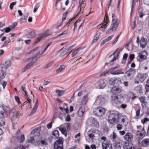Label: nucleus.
Here are the masks:
<instances>
[{
	"instance_id": "64",
	"label": "nucleus",
	"mask_w": 149,
	"mask_h": 149,
	"mask_svg": "<svg viewBox=\"0 0 149 149\" xmlns=\"http://www.w3.org/2000/svg\"><path fill=\"white\" fill-rule=\"evenodd\" d=\"M37 108H36V107H34V108L32 110L31 113V115L32 114H33L36 111Z\"/></svg>"
},
{
	"instance_id": "4",
	"label": "nucleus",
	"mask_w": 149,
	"mask_h": 149,
	"mask_svg": "<svg viewBox=\"0 0 149 149\" xmlns=\"http://www.w3.org/2000/svg\"><path fill=\"white\" fill-rule=\"evenodd\" d=\"M120 23L119 19H117L116 21L111 22L110 28L108 29L107 32L109 33L115 31L117 29Z\"/></svg>"
},
{
	"instance_id": "12",
	"label": "nucleus",
	"mask_w": 149,
	"mask_h": 149,
	"mask_svg": "<svg viewBox=\"0 0 149 149\" xmlns=\"http://www.w3.org/2000/svg\"><path fill=\"white\" fill-rule=\"evenodd\" d=\"M15 109L14 108L10 110V115L11 117V119L16 118L19 115L20 112L19 111H16L15 113Z\"/></svg>"
},
{
	"instance_id": "53",
	"label": "nucleus",
	"mask_w": 149,
	"mask_h": 149,
	"mask_svg": "<svg viewBox=\"0 0 149 149\" xmlns=\"http://www.w3.org/2000/svg\"><path fill=\"white\" fill-rule=\"evenodd\" d=\"M117 56H114L113 57V59H112L110 62H108L106 63V65H108L110 64L111 62H113L114 61H115L117 58Z\"/></svg>"
},
{
	"instance_id": "59",
	"label": "nucleus",
	"mask_w": 149,
	"mask_h": 149,
	"mask_svg": "<svg viewBox=\"0 0 149 149\" xmlns=\"http://www.w3.org/2000/svg\"><path fill=\"white\" fill-rule=\"evenodd\" d=\"M26 148L22 145H20L17 146L16 149H25Z\"/></svg>"
},
{
	"instance_id": "17",
	"label": "nucleus",
	"mask_w": 149,
	"mask_h": 149,
	"mask_svg": "<svg viewBox=\"0 0 149 149\" xmlns=\"http://www.w3.org/2000/svg\"><path fill=\"white\" fill-rule=\"evenodd\" d=\"M122 91L121 88L117 86H114L112 88L111 92L115 95L118 94Z\"/></svg>"
},
{
	"instance_id": "22",
	"label": "nucleus",
	"mask_w": 149,
	"mask_h": 149,
	"mask_svg": "<svg viewBox=\"0 0 149 149\" xmlns=\"http://www.w3.org/2000/svg\"><path fill=\"white\" fill-rule=\"evenodd\" d=\"M85 109L84 107H81L79 109L77 112L78 116L80 117H81L83 115L85 111Z\"/></svg>"
},
{
	"instance_id": "44",
	"label": "nucleus",
	"mask_w": 149,
	"mask_h": 149,
	"mask_svg": "<svg viewBox=\"0 0 149 149\" xmlns=\"http://www.w3.org/2000/svg\"><path fill=\"white\" fill-rule=\"evenodd\" d=\"M109 73V70L105 71H104L103 72L101 73L100 74V76H105L106 74H107Z\"/></svg>"
},
{
	"instance_id": "21",
	"label": "nucleus",
	"mask_w": 149,
	"mask_h": 149,
	"mask_svg": "<svg viewBox=\"0 0 149 149\" xmlns=\"http://www.w3.org/2000/svg\"><path fill=\"white\" fill-rule=\"evenodd\" d=\"M1 109L0 111V117L1 118H4L7 117V114L6 113V111L5 110L3 107H1Z\"/></svg>"
},
{
	"instance_id": "39",
	"label": "nucleus",
	"mask_w": 149,
	"mask_h": 149,
	"mask_svg": "<svg viewBox=\"0 0 149 149\" xmlns=\"http://www.w3.org/2000/svg\"><path fill=\"white\" fill-rule=\"evenodd\" d=\"M128 55L126 53H125L123 56V59L122 60V63H124L125 61V60L127 59Z\"/></svg>"
},
{
	"instance_id": "13",
	"label": "nucleus",
	"mask_w": 149,
	"mask_h": 149,
	"mask_svg": "<svg viewBox=\"0 0 149 149\" xmlns=\"http://www.w3.org/2000/svg\"><path fill=\"white\" fill-rule=\"evenodd\" d=\"M110 83L113 85H119L121 83V79L120 78L114 77L110 80Z\"/></svg>"
},
{
	"instance_id": "37",
	"label": "nucleus",
	"mask_w": 149,
	"mask_h": 149,
	"mask_svg": "<svg viewBox=\"0 0 149 149\" xmlns=\"http://www.w3.org/2000/svg\"><path fill=\"white\" fill-rule=\"evenodd\" d=\"M51 44V43H49L48 44L46 47L44 49V50L43 51H42L41 52H39L38 53H37L36 54V56H37L39 55H41V54H42L46 50V49H47V48Z\"/></svg>"
},
{
	"instance_id": "58",
	"label": "nucleus",
	"mask_w": 149,
	"mask_h": 149,
	"mask_svg": "<svg viewBox=\"0 0 149 149\" xmlns=\"http://www.w3.org/2000/svg\"><path fill=\"white\" fill-rule=\"evenodd\" d=\"M149 120V119L148 118H145L143 119H142L141 120V122L143 124H144L146 122Z\"/></svg>"
},
{
	"instance_id": "10",
	"label": "nucleus",
	"mask_w": 149,
	"mask_h": 149,
	"mask_svg": "<svg viewBox=\"0 0 149 149\" xmlns=\"http://www.w3.org/2000/svg\"><path fill=\"white\" fill-rule=\"evenodd\" d=\"M11 65L10 61L8 60L1 63L0 65V68L2 69L3 70H6Z\"/></svg>"
},
{
	"instance_id": "16",
	"label": "nucleus",
	"mask_w": 149,
	"mask_h": 149,
	"mask_svg": "<svg viewBox=\"0 0 149 149\" xmlns=\"http://www.w3.org/2000/svg\"><path fill=\"white\" fill-rule=\"evenodd\" d=\"M133 136L132 134L130 132L127 133L124 136L125 140L128 142H130L133 139Z\"/></svg>"
},
{
	"instance_id": "48",
	"label": "nucleus",
	"mask_w": 149,
	"mask_h": 149,
	"mask_svg": "<svg viewBox=\"0 0 149 149\" xmlns=\"http://www.w3.org/2000/svg\"><path fill=\"white\" fill-rule=\"evenodd\" d=\"M132 69H130L128 71H127L126 72V74L127 76L128 77H130L132 74Z\"/></svg>"
},
{
	"instance_id": "62",
	"label": "nucleus",
	"mask_w": 149,
	"mask_h": 149,
	"mask_svg": "<svg viewBox=\"0 0 149 149\" xmlns=\"http://www.w3.org/2000/svg\"><path fill=\"white\" fill-rule=\"evenodd\" d=\"M17 24L16 22H14L12 25L10 26L12 28V29H13L17 25Z\"/></svg>"
},
{
	"instance_id": "8",
	"label": "nucleus",
	"mask_w": 149,
	"mask_h": 149,
	"mask_svg": "<svg viewBox=\"0 0 149 149\" xmlns=\"http://www.w3.org/2000/svg\"><path fill=\"white\" fill-rule=\"evenodd\" d=\"M119 66H117L114 68H111L109 70V73L113 75H118L123 74V72L120 70H116L118 68Z\"/></svg>"
},
{
	"instance_id": "33",
	"label": "nucleus",
	"mask_w": 149,
	"mask_h": 149,
	"mask_svg": "<svg viewBox=\"0 0 149 149\" xmlns=\"http://www.w3.org/2000/svg\"><path fill=\"white\" fill-rule=\"evenodd\" d=\"M1 40L2 41H5V43L3 45V47L6 46L7 44L10 42V40L9 39V38H2L1 39Z\"/></svg>"
},
{
	"instance_id": "55",
	"label": "nucleus",
	"mask_w": 149,
	"mask_h": 149,
	"mask_svg": "<svg viewBox=\"0 0 149 149\" xmlns=\"http://www.w3.org/2000/svg\"><path fill=\"white\" fill-rule=\"evenodd\" d=\"M16 2H14L10 3V8L11 10L13 9L14 6L16 4Z\"/></svg>"
},
{
	"instance_id": "49",
	"label": "nucleus",
	"mask_w": 149,
	"mask_h": 149,
	"mask_svg": "<svg viewBox=\"0 0 149 149\" xmlns=\"http://www.w3.org/2000/svg\"><path fill=\"white\" fill-rule=\"evenodd\" d=\"M121 122L125 125H127L128 123L127 119L126 118H123L121 120Z\"/></svg>"
},
{
	"instance_id": "11",
	"label": "nucleus",
	"mask_w": 149,
	"mask_h": 149,
	"mask_svg": "<svg viewBox=\"0 0 149 149\" xmlns=\"http://www.w3.org/2000/svg\"><path fill=\"white\" fill-rule=\"evenodd\" d=\"M5 72L4 70H2L1 72L0 73V83L3 86V88L4 89L6 86L7 82L6 81H1V80L3 79L6 76Z\"/></svg>"
},
{
	"instance_id": "3",
	"label": "nucleus",
	"mask_w": 149,
	"mask_h": 149,
	"mask_svg": "<svg viewBox=\"0 0 149 149\" xmlns=\"http://www.w3.org/2000/svg\"><path fill=\"white\" fill-rule=\"evenodd\" d=\"M119 116L115 113L110 114L109 116L108 120L109 122L111 124L117 123L118 122Z\"/></svg>"
},
{
	"instance_id": "51",
	"label": "nucleus",
	"mask_w": 149,
	"mask_h": 149,
	"mask_svg": "<svg viewBox=\"0 0 149 149\" xmlns=\"http://www.w3.org/2000/svg\"><path fill=\"white\" fill-rule=\"evenodd\" d=\"M145 88L147 92L149 91V79L147 81L146 85L145 86Z\"/></svg>"
},
{
	"instance_id": "50",
	"label": "nucleus",
	"mask_w": 149,
	"mask_h": 149,
	"mask_svg": "<svg viewBox=\"0 0 149 149\" xmlns=\"http://www.w3.org/2000/svg\"><path fill=\"white\" fill-rule=\"evenodd\" d=\"M4 30H5L6 32L8 33L13 29H12V28L10 26L9 27L4 28Z\"/></svg>"
},
{
	"instance_id": "6",
	"label": "nucleus",
	"mask_w": 149,
	"mask_h": 149,
	"mask_svg": "<svg viewBox=\"0 0 149 149\" xmlns=\"http://www.w3.org/2000/svg\"><path fill=\"white\" fill-rule=\"evenodd\" d=\"M100 131L97 130L91 129L88 132L89 137L91 139H93L96 135H98Z\"/></svg>"
},
{
	"instance_id": "20",
	"label": "nucleus",
	"mask_w": 149,
	"mask_h": 149,
	"mask_svg": "<svg viewBox=\"0 0 149 149\" xmlns=\"http://www.w3.org/2000/svg\"><path fill=\"white\" fill-rule=\"evenodd\" d=\"M111 99L112 101H113L116 104H119L122 102L121 100L118 98L117 96H111Z\"/></svg>"
},
{
	"instance_id": "41",
	"label": "nucleus",
	"mask_w": 149,
	"mask_h": 149,
	"mask_svg": "<svg viewBox=\"0 0 149 149\" xmlns=\"http://www.w3.org/2000/svg\"><path fill=\"white\" fill-rule=\"evenodd\" d=\"M49 29H47L45 32L43 33L42 36L41 37H42L43 36H46L49 35Z\"/></svg>"
},
{
	"instance_id": "60",
	"label": "nucleus",
	"mask_w": 149,
	"mask_h": 149,
	"mask_svg": "<svg viewBox=\"0 0 149 149\" xmlns=\"http://www.w3.org/2000/svg\"><path fill=\"white\" fill-rule=\"evenodd\" d=\"M123 49H119V48L117 49L116 51H115V52H114V53L113 54H115V53L117 52L118 51V53H117V55H118L119 54V53L121 51V50Z\"/></svg>"
},
{
	"instance_id": "24",
	"label": "nucleus",
	"mask_w": 149,
	"mask_h": 149,
	"mask_svg": "<svg viewBox=\"0 0 149 149\" xmlns=\"http://www.w3.org/2000/svg\"><path fill=\"white\" fill-rule=\"evenodd\" d=\"M122 145L121 141L119 140L114 143V146L115 149H120Z\"/></svg>"
},
{
	"instance_id": "5",
	"label": "nucleus",
	"mask_w": 149,
	"mask_h": 149,
	"mask_svg": "<svg viewBox=\"0 0 149 149\" xmlns=\"http://www.w3.org/2000/svg\"><path fill=\"white\" fill-rule=\"evenodd\" d=\"M63 138L60 137L54 143V149H63Z\"/></svg>"
},
{
	"instance_id": "23",
	"label": "nucleus",
	"mask_w": 149,
	"mask_h": 149,
	"mask_svg": "<svg viewBox=\"0 0 149 149\" xmlns=\"http://www.w3.org/2000/svg\"><path fill=\"white\" fill-rule=\"evenodd\" d=\"M141 103V105L143 108L146 107L147 104V102L146 100L145 97L143 96H141L139 98Z\"/></svg>"
},
{
	"instance_id": "54",
	"label": "nucleus",
	"mask_w": 149,
	"mask_h": 149,
	"mask_svg": "<svg viewBox=\"0 0 149 149\" xmlns=\"http://www.w3.org/2000/svg\"><path fill=\"white\" fill-rule=\"evenodd\" d=\"M53 64V61L47 64L45 66V68H47L51 67Z\"/></svg>"
},
{
	"instance_id": "43",
	"label": "nucleus",
	"mask_w": 149,
	"mask_h": 149,
	"mask_svg": "<svg viewBox=\"0 0 149 149\" xmlns=\"http://www.w3.org/2000/svg\"><path fill=\"white\" fill-rule=\"evenodd\" d=\"M21 89L25 93V96L27 97H28L27 92L26 90L25 86H24L23 85H22L21 86Z\"/></svg>"
},
{
	"instance_id": "38",
	"label": "nucleus",
	"mask_w": 149,
	"mask_h": 149,
	"mask_svg": "<svg viewBox=\"0 0 149 149\" xmlns=\"http://www.w3.org/2000/svg\"><path fill=\"white\" fill-rule=\"evenodd\" d=\"M59 130L63 134L65 135L66 134V130L65 128L60 127L59 128Z\"/></svg>"
},
{
	"instance_id": "46",
	"label": "nucleus",
	"mask_w": 149,
	"mask_h": 149,
	"mask_svg": "<svg viewBox=\"0 0 149 149\" xmlns=\"http://www.w3.org/2000/svg\"><path fill=\"white\" fill-rule=\"evenodd\" d=\"M69 11L68 10L65 13L63 14L62 17V21L65 20L66 19L67 15L69 13Z\"/></svg>"
},
{
	"instance_id": "30",
	"label": "nucleus",
	"mask_w": 149,
	"mask_h": 149,
	"mask_svg": "<svg viewBox=\"0 0 149 149\" xmlns=\"http://www.w3.org/2000/svg\"><path fill=\"white\" fill-rule=\"evenodd\" d=\"M98 84L100 88H103L106 86L105 82L103 80H101L98 82Z\"/></svg>"
},
{
	"instance_id": "32",
	"label": "nucleus",
	"mask_w": 149,
	"mask_h": 149,
	"mask_svg": "<svg viewBox=\"0 0 149 149\" xmlns=\"http://www.w3.org/2000/svg\"><path fill=\"white\" fill-rule=\"evenodd\" d=\"M65 91V90L57 89L56 91V93L58 97H60L63 95Z\"/></svg>"
},
{
	"instance_id": "18",
	"label": "nucleus",
	"mask_w": 149,
	"mask_h": 149,
	"mask_svg": "<svg viewBox=\"0 0 149 149\" xmlns=\"http://www.w3.org/2000/svg\"><path fill=\"white\" fill-rule=\"evenodd\" d=\"M136 78L141 82H143L146 78V74L141 73H139L137 75Z\"/></svg>"
},
{
	"instance_id": "1",
	"label": "nucleus",
	"mask_w": 149,
	"mask_h": 149,
	"mask_svg": "<svg viewBox=\"0 0 149 149\" xmlns=\"http://www.w3.org/2000/svg\"><path fill=\"white\" fill-rule=\"evenodd\" d=\"M79 8H80V10L76 16L70 19L68 22L66 24V25L68 26L69 25L72 23V21L76 17L78 16L80 13H82L83 11H81V8H84L85 6V0H79Z\"/></svg>"
},
{
	"instance_id": "47",
	"label": "nucleus",
	"mask_w": 149,
	"mask_h": 149,
	"mask_svg": "<svg viewBox=\"0 0 149 149\" xmlns=\"http://www.w3.org/2000/svg\"><path fill=\"white\" fill-rule=\"evenodd\" d=\"M111 39V38H107L105 40H104L101 44V45H103L105 43L110 40Z\"/></svg>"
},
{
	"instance_id": "56",
	"label": "nucleus",
	"mask_w": 149,
	"mask_h": 149,
	"mask_svg": "<svg viewBox=\"0 0 149 149\" xmlns=\"http://www.w3.org/2000/svg\"><path fill=\"white\" fill-rule=\"evenodd\" d=\"M38 47H36L32 50L30 52V53L32 54L36 52L38 50Z\"/></svg>"
},
{
	"instance_id": "45",
	"label": "nucleus",
	"mask_w": 149,
	"mask_h": 149,
	"mask_svg": "<svg viewBox=\"0 0 149 149\" xmlns=\"http://www.w3.org/2000/svg\"><path fill=\"white\" fill-rule=\"evenodd\" d=\"M32 134H38L39 133L38 129V128H36L33 130L31 132Z\"/></svg>"
},
{
	"instance_id": "63",
	"label": "nucleus",
	"mask_w": 149,
	"mask_h": 149,
	"mask_svg": "<svg viewBox=\"0 0 149 149\" xmlns=\"http://www.w3.org/2000/svg\"><path fill=\"white\" fill-rule=\"evenodd\" d=\"M116 17L114 14H112V20L111 22L116 21Z\"/></svg>"
},
{
	"instance_id": "15",
	"label": "nucleus",
	"mask_w": 149,
	"mask_h": 149,
	"mask_svg": "<svg viewBox=\"0 0 149 149\" xmlns=\"http://www.w3.org/2000/svg\"><path fill=\"white\" fill-rule=\"evenodd\" d=\"M84 22V21L83 20H81L79 19L77 20L74 24V29L75 30L76 29L77 30H79L82 25Z\"/></svg>"
},
{
	"instance_id": "25",
	"label": "nucleus",
	"mask_w": 149,
	"mask_h": 149,
	"mask_svg": "<svg viewBox=\"0 0 149 149\" xmlns=\"http://www.w3.org/2000/svg\"><path fill=\"white\" fill-rule=\"evenodd\" d=\"M147 55V52L146 51H143L139 53V56L141 59L145 60L146 58Z\"/></svg>"
},
{
	"instance_id": "2",
	"label": "nucleus",
	"mask_w": 149,
	"mask_h": 149,
	"mask_svg": "<svg viewBox=\"0 0 149 149\" xmlns=\"http://www.w3.org/2000/svg\"><path fill=\"white\" fill-rule=\"evenodd\" d=\"M106 111V109L101 107L95 108L93 110V113L96 116L101 117L104 115Z\"/></svg>"
},
{
	"instance_id": "19",
	"label": "nucleus",
	"mask_w": 149,
	"mask_h": 149,
	"mask_svg": "<svg viewBox=\"0 0 149 149\" xmlns=\"http://www.w3.org/2000/svg\"><path fill=\"white\" fill-rule=\"evenodd\" d=\"M102 148L103 149H112L111 144L107 141L102 143Z\"/></svg>"
},
{
	"instance_id": "14",
	"label": "nucleus",
	"mask_w": 149,
	"mask_h": 149,
	"mask_svg": "<svg viewBox=\"0 0 149 149\" xmlns=\"http://www.w3.org/2000/svg\"><path fill=\"white\" fill-rule=\"evenodd\" d=\"M136 42L137 43L140 42L141 47L144 48L147 44V41L144 38H141V40L139 39V38H137Z\"/></svg>"
},
{
	"instance_id": "36",
	"label": "nucleus",
	"mask_w": 149,
	"mask_h": 149,
	"mask_svg": "<svg viewBox=\"0 0 149 149\" xmlns=\"http://www.w3.org/2000/svg\"><path fill=\"white\" fill-rule=\"evenodd\" d=\"M35 32L34 30H33L28 33V36L30 37H35L36 36Z\"/></svg>"
},
{
	"instance_id": "61",
	"label": "nucleus",
	"mask_w": 149,
	"mask_h": 149,
	"mask_svg": "<svg viewBox=\"0 0 149 149\" xmlns=\"http://www.w3.org/2000/svg\"><path fill=\"white\" fill-rule=\"evenodd\" d=\"M24 139V134H22L21 136L20 140V142H23Z\"/></svg>"
},
{
	"instance_id": "42",
	"label": "nucleus",
	"mask_w": 149,
	"mask_h": 149,
	"mask_svg": "<svg viewBox=\"0 0 149 149\" xmlns=\"http://www.w3.org/2000/svg\"><path fill=\"white\" fill-rule=\"evenodd\" d=\"M117 137L116 134L114 132H113V134L110 136V138L111 139H115Z\"/></svg>"
},
{
	"instance_id": "7",
	"label": "nucleus",
	"mask_w": 149,
	"mask_h": 149,
	"mask_svg": "<svg viewBox=\"0 0 149 149\" xmlns=\"http://www.w3.org/2000/svg\"><path fill=\"white\" fill-rule=\"evenodd\" d=\"M109 17L106 13L103 22L101 24L97 26V28L100 29L101 28H104V29H105L107 27V25L109 22Z\"/></svg>"
},
{
	"instance_id": "57",
	"label": "nucleus",
	"mask_w": 149,
	"mask_h": 149,
	"mask_svg": "<svg viewBox=\"0 0 149 149\" xmlns=\"http://www.w3.org/2000/svg\"><path fill=\"white\" fill-rule=\"evenodd\" d=\"M144 133H143L142 132H140V131H138L136 132V134L137 135L139 134L140 136L141 137H142L145 134L146 132L145 131L144 132Z\"/></svg>"
},
{
	"instance_id": "29",
	"label": "nucleus",
	"mask_w": 149,
	"mask_h": 149,
	"mask_svg": "<svg viewBox=\"0 0 149 149\" xmlns=\"http://www.w3.org/2000/svg\"><path fill=\"white\" fill-rule=\"evenodd\" d=\"M104 101V97L101 96H99L97 97L95 102L98 104H100L102 103Z\"/></svg>"
},
{
	"instance_id": "31",
	"label": "nucleus",
	"mask_w": 149,
	"mask_h": 149,
	"mask_svg": "<svg viewBox=\"0 0 149 149\" xmlns=\"http://www.w3.org/2000/svg\"><path fill=\"white\" fill-rule=\"evenodd\" d=\"M59 137V132L57 130H55L53 132L52 138L55 139Z\"/></svg>"
},
{
	"instance_id": "26",
	"label": "nucleus",
	"mask_w": 149,
	"mask_h": 149,
	"mask_svg": "<svg viewBox=\"0 0 149 149\" xmlns=\"http://www.w3.org/2000/svg\"><path fill=\"white\" fill-rule=\"evenodd\" d=\"M88 95H87L84 96L81 101V105H85L87 103L88 100Z\"/></svg>"
},
{
	"instance_id": "27",
	"label": "nucleus",
	"mask_w": 149,
	"mask_h": 149,
	"mask_svg": "<svg viewBox=\"0 0 149 149\" xmlns=\"http://www.w3.org/2000/svg\"><path fill=\"white\" fill-rule=\"evenodd\" d=\"M123 147L124 149H134L132 144L127 142H125Z\"/></svg>"
},
{
	"instance_id": "9",
	"label": "nucleus",
	"mask_w": 149,
	"mask_h": 149,
	"mask_svg": "<svg viewBox=\"0 0 149 149\" xmlns=\"http://www.w3.org/2000/svg\"><path fill=\"white\" fill-rule=\"evenodd\" d=\"M36 57V55L34 57H32V58H30L27 59V60H26L27 61H31L27 64L24 68L22 70V72H24L26 70L30 67V66L34 63V60H36V59H35V58Z\"/></svg>"
},
{
	"instance_id": "40",
	"label": "nucleus",
	"mask_w": 149,
	"mask_h": 149,
	"mask_svg": "<svg viewBox=\"0 0 149 149\" xmlns=\"http://www.w3.org/2000/svg\"><path fill=\"white\" fill-rule=\"evenodd\" d=\"M36 138V135H35L34 137H31L30 139H29L28 140V143H33L35 142V138Z\"/></svg>"
},
{
	"instance_id": "52",
	"label": "nucleus",
	"mask_w": 149,
	"mask_h": 149,
	"mask_svg": "<svg viewBox=\"0 0 149 149\" xmlns=\"http://www.w3.org/2000/svg\"><path fill=\"white\" fill-rule=\"evenodd\" d=\"M141 10V8H139V13L140 14V17L142 18L143 17V16L144 15V14L143 13V11L142 10H141V11L140 10Z\"/></svg>"
},
{
	"instance_id": "28",
	"label": "nucleus",
	"mask_w": 149,
	"mask_h": 149,
	"mask_svg": "<svg viewBox=\"0 0 149 149\" xmlns=\"http://www.w3.org/2000/svg\"><path fill=\"white\" fill-rule=\"evenodd\" d=\"M142 146L144 147H148L149 146V139H145L141 142Z\"/></svg>"
},
{
	"instance_id": "34",
	"label": "nucleus",
	"mask_w": 149,
	"mask_h": 149,
	"mask_svg": "<svg viewBox=\"0 0 149 149\" xmlns=\"http://www.w3.org/2000/svg\"><path fill=\"white\" fill-rule=\"evenodd\" d=\"M83 47H79L75 50L73 52H72V57H73L75 56L78 53V52L83 49Z\"/></svg>"
},
{
	"instance_id": "35",
	"label": "nucleus",
	"mask_w": 149,
	"mask_h": 149,
	"mask_svg": "<svg viewBox=\"0 0 149 149\" xmlns=\"http://www.w3.org/2000/svg\"><path fill=\"white\" fill-rule=\"evenodd\" d=\"M65 67L66 66L65 65H61L59 68L56 70V72H59L65 69Z\"/></svg>"
}]
</instances>
